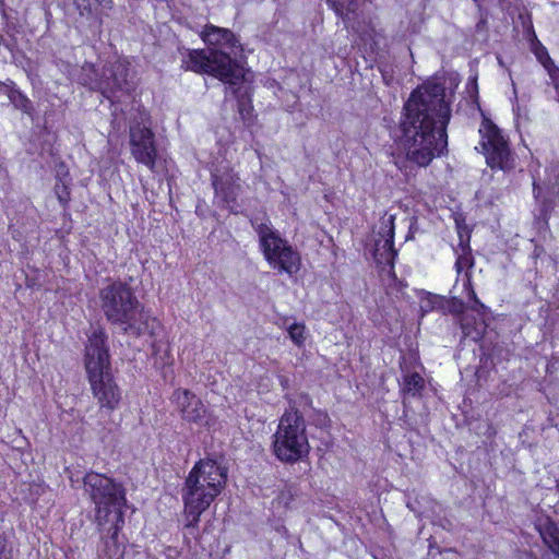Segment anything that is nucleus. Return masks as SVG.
<instances>
[{"label": "nucleus", "mask_w": 559, "mask_h": 559, "mask_svg": "<svg viewBox=\"0 0 559 559\" xmlns=\"http://www.w3.org/2000/svg\"><path fill=\"white\" fill-rule=\"evenodd\" d=\"M450 118V102L442 84L427 82L413 91L404 105L395 165L402 169L404 162H411L427 167L440 156L448 146Z\"/></svg>", "instance_id": "1"}, {"label": "nucleus", "mask_w": 559, "mask_h": 559, "mask_svg": "<svg viewBox=\"0 0 559 559\" xmlns=\"http://www.w3.org/2000/svg\"><path fill=\"white\" fill-rule=\"evenodd\" d=\"M201 35L209 49L190 50L183 60L185 68L213 75L230 86L240 83L245 69L237 60L241 48L235 35L214 25H206Z\"/></svg>", "instance_id": "2"}, {"label": "nucleus", "mask_w": 559, "mask_h": 559, "mask_svg": "<svg viewBox=\"0 0 559 559\" xmlns=\"http://www.w3.org/2000/svg\"><path fill=\"white\" fill-rule=\"evenodd\" d=\"M227 481V469L214 460H200L189 472L182 488L186 526L194 528L201 514L222 492Z\"/></svg>", "instance_id": "3"}, {"label": "nucleus", "mask_w": 559, "mask_h": 559, "mask_svg": "<svg viewBox=\"0 0 559 559\" xmlns=\"http://www.w3.org/2000/svg\"><path fill=\"white\" fill-rule=\"evenodd\" d=\"M106 334L100 328H93L87 335L85 346V369L93 396L100 408L112 412L118 408L121 401V391L115 382Z\"/></svg>", "instance_id": "4"}, {"label": "nucleus", "mask_w": 559, "mask_h": 559, "mask_svg": "<svg viewBox=\"0 0 559 559\" xmlns=\"http://www.w3.org/2000/svg\"><path fill=\"white\" fill-rule=\"evenodd\" d=\"M102 307L107 320L124 333L140 336L152 328L154 319L126 282H112L102 292Z\"/></svg>", "instance_id": "5"}, {"label": "nucleus", "mask_w": 559, "mask_h": 559, "mask_svg": "<svg viewBox=\"0 0 559 559\" xmlns=\"http://www.w3.org/2000/svg\"><path fill=\"white\" fill-rule=\"evenodd\" d=\"M272 452L285 464L302 461L310 452L306 432V421L302 414L292 407L280 418L277 429L273 435Z\"/></svg>", "instance_id": "6"}, {"label": "nucleus", "mask_w": 559, "mask_h": 559, "mask_svg": "<svg viewBox=\"0 0 559 559\" xmlns=\"http://www.w3.org/2000/svg\"><path fill=\"white\" fill-rule=\"evenodd\" d=\"M84 491L95 504V516L98 526L105 528L108 520L115 518L121 521L122 507L126 502L122 487L114 479L98 473L85 475Z\"/></svg>", "instance_id": "7"}, {"label": "nucleus", "mask_w": 559, "mask_h": 559, "mask_svg": "<svg viewBox=\"0 0 559 559\" xmlns=\"http://www.w3.org/2000/svg\"><path fill=\"white\" fill-rule=\"evenodd\" d=\"M254 228L262 253L270 265L289 276L296 274L301 264L300 255L289 242L267 223L258 224Z\"/></svg>", "instance_id": "8"}, {"label": "nucleus", "mask_w": 559, "mask_h": 559, "mask_svg": "<svg viewBox=\"0 0 559 559\" xmlns=\"http://www.w3.org/2000/svg\"><path fill=\"white\" fill-rule=\"evenodd\" d=\"M395 215L385 213L379 221V226L372 236L370 252L379 269L381 278H395L393 262L396 251L393 248Z\"/></svg>", "instance_id": "9"}, {"label": "nucleus", "mask_w": 559, "mask_h": 559, "mask_svg": "<svg viewBox=\"0 0 559 559\" xmlns=\"http://www.w3.org/2000/svg\"><path fill=\"white\" fill-rule=\"evenodd\" d=\"M481 146L489 167L501 170H511L515 167V157L511 153L508 141L500 129L489 119L485 118L480 124Z\"/></svg>", "instance_id": "10"}, {"label": "nucleus", "mask_w": 559, "mask_h": 559, "mask_svg": "<svg viewBox=\"0 0 559 559\" xmlns=\"http://www.w3.org/2000/svg\"><path fill=\"white\" fill-rule=\"evenodd\" d=\"M129 138L130 151L134 159L152 173H157L159 156L151 128L135 123L130 127Z\"/></svg>", "instance_id": "11"}, {"label": "nucleus", "mask_w": 559, "mask_h": 559, "mask_svg": "<svg viewBox=\"0 0 559 559\" xmlns=\"http://www.w3.org/2000/svg\"><path fill=\"white\" fill-rule=\"evenodd\" d=\"M175 402L181 418L199 427H211L214 424L212 415L205 405L194 393L187 389H177L173 393Z\"/></svg>", "instance_id": "12"}, {"label": "nucleus", "mask_w": 559, "mask_h": 559, "mask_svg": "<svg viewBox=\"0 0 559 559\" xmlns=\"http://www.w3.org/2000/svg\"><path fill=\"white\" fill-rule=\"evenodd\" d=\"M212 186L216 199L233 209L241 191L238 173L229 165H219L212 171Z\"/></svg>", "instance_id": "13"}, {"label": "nucleus", "mask_w": 559, "mask_h": 559, "mask_svg": "<svg viewBox=\"0 0 559 559\" xmlns=\"http://www.w3.org/2000/svg\"><path fill=\"white\" fill-rule=\"evenodd\" d=\"M128 87V67L124 61L117 60L104 68L102 80L98 83V88L104 95L127 91Z\"/></svg>", "instance_id": "14"}, {"label": "nucleus", "mask_w": 559, "mask_h": 559, "mask_svg": "<svg viewBox=\"0 0 559 559\" xmlns=\"http://www.w3.org/2000/svg\"><path fill=\"white\" fill-rule=\"evenodd\" d=\"M457 231L459 236V249L456 250V272L457 276H463L465 280H472L475 276V267L469 254V238L471 231L468 227L460 228Z\"/></svg>", "instance_id": "15"}, {"label": "nucleus", "mask_w": 559, "mask_h": 559, "mask_svg": "<svg viewBox=\"0 0 559 559\" xmlns=\"http://www.w3.org/2000/svg\"><path fill=\"white\" fill-rule=\"evenodd\" d=\"M543 542L554 555L559 557V528L551 521L545 522L538 528Z\"/></svg>", "instance_id": "16"}, {"label": "nucleus", "mask_w": 559, "mask_h": 559, "mask_svg": "<svg viewBox=\"0 0 559 559\" xmlns=\"http://www.w3.org/2000/svg\"><path fill=\"white\" fill-rule=\"evenodd\" d=\"M123 513H121V521H116L115 518H111L108 520L107 524H110L108 528V537L105 540V545L107 548V555L114 556L118 552V533L123 526Z\"/></svg>", "instance_id": "17"}, {"label": "nucleus", "mask_w": 559, "mask_h": 559, "mask_svg": "<svg viewBox=\"0 0 559 559\" xmlns=\"http://www.w3.org/2000/svg\"><path fill=\"white\" fill-rule=\"evenodd\" d=\"M424 378L417 373H407L403 378L402 392L408 396H417L424 390Z\"/></svg>", "instance_id": "18"}, {"label": "nucleus", "mask_w": 559, "mask_h": 559, "mask_svg": "<svg viewBox=\"0 0 559 559\" xmlns=\"http://www.w3.org/2000/svg\"><path fill=\"white\" fill-rule=\"evenodd\" d=\"M154 366L156 368H165L167 366H170L173 364V357L170 355L169 346L166 344H154Z\"/></svg>", "instance_id": "19"}, {"label": "nucleus", "mask_w": 559, "mask_h": 559, "mask_svg": "<svg viewBox=\"0 0 559 559\" xmlns=\"http://www.w3.org/2000/svg\"><path fill=\"white\" fill-rule=\"evenodd\" d=\"M337 15L342 17H348L350 13H354L358 8V0H326Z\"/></svg>", "instance_id": "20"}, {"label": "nucleus", "mask_w": 559, "mask_h": 559, "mask_svg": "<svg viewBox=\"0 0 559 559\" xmlns=\"http://www.w3.org/2000/svg\"><path fill=\"white\" fill-rule=\"evenodd\" d=\"M287 332L292 342L298 346H304L306 342V326L304 323L294 322L287 326Z\"/></svg>", "instance_id": "21"}, {"label": "nucleus", "mask_w": 559, "mask_h": 559, "mask_svg": "<svg viewBox=\"0 0 559 559\" xmlns=\"http://www.w3.org/2000/svg\"><path fill=\"white\" fill-rule=\"evenodd\" d=\"M55 193L60 203L67 204L70 200V191L66 181H59L55 186Z\"/></svg>", "instance_id": "22"}, {"label": "nucleus", "mask_w": 559, "mask_h": 559, "mask_svg": "<svg viewBox=\"0 0 559 559\" xmlns=\"http://www.w3.org/2000/svg\"><path fill=\"white\" fill-rule=\"evenodd\" d=\"M11 100L13 102V104H14L17 108H20V109H22V110H24V111H28V109H29V104H31V103H29V100H28L25 96H23L22 94H20V93L12 94V96H11Z\"/></svg>", "instance_id": "23"}, {"label": "nucleus", "mask_w": 559, "mask_h": 559, "mask_svg": "<svg viewBox=\"0 0 559 559\" xmlns=\"http://www.w3.org/2000/svg\"><path fill=\"white\" fill-rule=\"evenodd\" d=\"M536 58L538 61L545 67L548 68V64L551 63V59L545 47H539L535 50Z\"/></svg>", "instance_id": "24"}, {"label": "nucleus", "mask_w": 559, "mask_h": 559, "mask_svg": "<svg viewBox=\"0 0 559 559\" xmlns=\"http://www.w3.org/2000/svg\"><path fill=\"white\" fill-rule=\"evenodd\" d=\"M0 559H13L12 548L4 538H0Z\"/></svg>", "instance_id": "25"}, {"label": "nucleus", "mask_w": 559, "mask_h": 559, "mask_svg": "<svg viewBox=\"0 0 559 559\" xmlns=\"http://www.w3.org/2000/svg\"><path fill=\"white\" fill-rule=\"evenodd\" d=\"M465 308V302L462 298L453 297L450 305V311L453 313H461Z\"/></svg>", "instance_id": "26"}, {"label": "nucleus", "mask_w": 559, "mask_h": 559, "mask_svg": "<svg viewBox=\"0 0 559 559\" xmlns=\"http://www.w3.org/2000/svg\"><path fill=\"white\" fill-rule=\"evenodd\" d=\"M462 283H463V288L467 295L468 301H474L475 305H480L478 302V300L476 299L475 292L473 290V288L471 286L472 282L466 281V282H462Z\"/></svg>", "instance_id": "27"}, {"label": "nucleus", "mask_w": 559, "mask_h": 559, "mask_svg": "<svg viewBox=\"0 0 559 559\" xmlns=\"http://www.w3.org/2000/svg\"><path fill=\"white\" fill-rule=\"evenodd\" d=\"M454 222H455L456 230H460V228L467 227V225L465 224L464 217L460 214L455 215Z\"/></svg>", "instance_id": "28"}, {"label": "nucleus", "mask_w": 559, "mask_h": 559, "mask_svg": "<svg viewBox=\"0 0 559 559\" xmlns=\"http://www.w3.org/2000/svg\"><path fill=\"white\" fill-rule=\"evenodd\" d=\"M461 326H462V330H463V333L465 336H471L472 335V332L469 330V325L465 322H461Z\"/></svg>", "instance_id": "29"}, {"label": "nucleus", "mask_w": 559, "mask_h": 559, "mask_svg": "<svg viewBox=\"0 0 559 559\" xmlns=\"http://www.w3.org/2000/svg\"><path fill=\"white\" fill-rule=\"evenodd\" d=\"M522 559H538L537 557L533 556V555H525Z\"/></svg>", "instance_id": "30"}]
</instances>
